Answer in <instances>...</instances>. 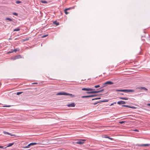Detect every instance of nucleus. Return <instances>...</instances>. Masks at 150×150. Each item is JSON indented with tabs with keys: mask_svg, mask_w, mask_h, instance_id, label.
<instances>
[{
	"mask_svg": "<svg viewBox=\"0 0 150 150\" xmlns=\"http://www.w3.org/2000/svg\"><path fill=\"white\" fill-rule=\"evenodd\" d=\"M114 103H116V102L110 105H113Z\"/></svg>",
	"mask_w": 150,
	"mask_h": 150,
	"instance_id": "nucleus-45",
	"label": "nucleus"
},
{
	"mask_svg": "<svg viewBox=\"0 0 150 150\" xmlns=\"http://www.w3.org/2000/svg\"><path fill=\"white\" fill-rule=\"evenodd\" d=\"M148 105L150 106V103H149L147 104Z\"/></svg>",
	"mask_w": 150,
	"mask_h": 150,
	"instance_id": "nucleus-47",
	"label": "nucleus"
},
{
	"mask_svg": "<svg viewBox=\"0 0 150 150\" xmlns=\"http://www.w3.org/2000/svg\"><path fill=\"white\" fill-rule=\"evenodd\" d=\"M100 99V98H96L92 99V100H98V99Z\"/></svg>",
	"mask_w": 150,
	"mask_h": 150,
	"instance_id": "nucleus-29",
	"label": "nucleus"
},
{
	"mask_svg": "<svg viewBox=\"0 0 150 150\" xmlns=\"http://www.w3.org/2000/svg\"><path fill=\"white\" fill-rule=\"evenodd\" d=\"M104 89H101V90H100L99 91H95V93L102 92L103 91H104Z\"/></svg>",
	"mask_w": 150,
	"mask_h": 150,
	"instance_id": "nucleus-17",
	"label": "nucleus"
},
{
	"mask_svg": "<svg viewBox=\"0 0 150 150\" xmlns=\"http://www.w3.org/2000/svg\"><path fill=\"white\" fill-rule=\"evenodd\" d=\"M108 100H108L105 99L103 100H101V101H99V102L101 103V102H107L108 101Z\"/></svg>",
	"mask_w": 150,
	"mask_h": 150,
	"instance_id": "nucleus-20",
	"label": "nucleus"
},
{
	"mask_svg": "<svg viewBox=\"0 0 150 150\" xmlns=\"http://www.w3.org/2000/svg\"><path fill=\"white\" fill-rule=\"evenodd\" d=\"M0 148L3 149V148H4L3 146H0Z\"/></svg>",
	"mask_w": 150,
	"mask_h": 150,
	"instance_id": "nucleus-42",
	"label": "nucleus"
},
{
	"mask_svg": "<svg viewBox=\"0 0 150 150\" xmlns=\"http://www.w3.org/2000/svg\"><path fill=\"white\" fill-rule=\"evenodd\" d=\"M40 2H41L43 3L47 4V2L45 1L41 0Z\"/></svg>",
	"mask_w": 150,
	"mask_h": 150,
	"instance_id": "nucleus-23",
	"label": "nucleus"
},
{
	"mask_svg": "<svg viewBox=\"0 0 150 150\" xmlns=\"http://www.w3.org/2000/svg\"><path fill=\"white\" fill-rule=\"evenodd\" d=\"M100 85H98L96 86H95L94 87L96 88H98L100 87Z\"/></svg>",
	"mask_w": 150,
	"mask_h": 150,
	"instance_id": "nucleus-22",
	"label": "nucleus"
},
{
	"mask_svg": "<svg viewBox=\"0 0 150 150\" xmlns=\"http://www.w3.org/2000/svg\"><path fill=\"white\" fill-rule=\"evenodd\" d=\"M120 94L121 95H123L124 94V93H120Z\"/></svg>",
	"mask_w": 150,
	"mask_h": 150,
	"instance_id": "nucleus-49",
	"label": "nucleus"
},
{
	"mask_svg": "<svg viewBox=\"0 0 150 150\" xmlns=\"http://www.w3.org/2000/svg\"><path fill=\"white\" fill-rule=\"evenodd\" d=\"M38 143H30V144H29V146H33L34 145H36Z\"/></svg>",
	"mask_w": 150,
	"mask_h": 150,
	"instance_id": "nucleus-19",
	"label": "nucleus"
},
{
	"mask_svg": "<svg viewBox=\"0 0 150 150\" xmlns=\"http://www.w3.org/2000/svg\"><path fill=\"white\" fill-rule=\"evenodd\" d=\"M82 90L83 91H92V90H95V89L91 88H82Z\"/></svg>",
	"mask_w": 150,
	"mask_h": 150,
	"instance_id": "nucleus-4",
	"label": "nucleus"
},
{
	"mask_svg": "<svg viewBox=\"0 0 150 150\" xmlns=\"http://www.w3.org/2000/svg\"><path fill=\"white\" fill-rule=\"evenodd\" d=\"M19 50V49H15L13 50V52H17V51H18Z\"/></svg>",
	"mask_w": 150,
	"mask_h": 150,
	"instance_id": "nucleus-26",
	"label": "nucleus"
},
{
	"mask_svg": "<svg viewBox=\"0 0 150 150\" xmlns=\"http://www.w3.org/2000/svg\"><path fill=\"white\" fill-rule=\"evenodd\" d=\"M85 141V140L81 139V140H79V141H78V142H74V143L76 144H83L84 143L83 141Z\"/></svg>",
	"mask_w": 150,
	"mask_h": 150,
	"instance_id": "nucleus-5",
	"label": "nucleus"
},
{
	"mask_svg": "<svg viewBox=\"0 0 150 150\" xmlns=\"http://www.w3.org/2000/svg\"><path fill=\"white\" fill-rule=\"evenodd\" d=\"M13 52V50H10L8 51V52L7 53L8 54H10L11 53H12Z\"/></svg>",
	"mask_w": 150,
	"mask_h": 150,
	"instance_id": "nucleus-31",
	"label": "nucleus"
},
{
	"mask_svg": "<svg viewBox=\"0 0 150 150\" xmlns=\"http://www.w3.org/2000/svg\"><path fill=\"white\" fill-rule=\"evenodd\" d=\"M128 98H125V100H128Z\"/></svg>",
	"mask_w": 150,
	"mask_h": 150,
	"instance_id": "nucleus-43",
	"label": "nucleus"
},
{
	"mask_svg": "<svg viewBox=\"0 0 150 150\" xmlns=\"http://www.w3.org/2000/svg\"><path fill=\"white\" fill-rule=\"evenodd\" d=\"M137 88L142 90H144L145 91H147L148 90L147 89L144 87L142 86H140Z\"/></svg>",
	"mask_w": 150,
	"mask_h": 150,
	"instance_id": "nucleus-9",
	"label": "nucleus"
},
{
	"mask_svg": "<svg viewBox=\"0 0 150 150\" xmlns=\"http://www.w3.org/2000/svg\"><path fill=\"white\" fill-rule=\"evenodd\" d=\"M150 145V144H137L136 145L138 146H149Z\"/></svg>",
	"mask_w": 150,
	"mask_h": 150,
	"instance_id": "nucleus-3",
	"label": "nucleus"
},
{
	"mask_svg": "<svg viewBox=\"0 0 150 150\" xmlns=\"http://www.w3.org/2000/svg\"><path fill=\"white\" fill-rule=\"evenodd\" d=\"M14 144V143H9L7 145V146L6 147H5V148H6L7 147L11 146H12V145H13Z\"/></svg>",
	"mask_w": 150,
	"mask_h": 150,
	"instance_id": "nucleus-18",
	"label": "nucleus"
},
{
	"mask_svg": "<svg viewBox=\"0 0 150 150\" xmlns=\"http://www.w3.org/2000/svg\"><path fill=\"white\" fill-rule=\"evenodd\" d=\"M28 40H29V38H27V39H25V40H24L25 41Z\"/></svg>",
	"mask_w": 150,
	"mask_h": 150,
	"instance_id": "nucleus-44",
	"label": "nucleus"
},
{
	"mask_svg": "<svg viewBox=\"0 0 150 150\" xmlns=\"http://www.w3.org/2000/svg\"><path fill=\"white\" fill-rule=\"evenodd\" d=\"M120 98L122 100H125V97H121Z\"/></svg>",
	"mask_w": 150,
	"mask_h": 150,
	"instance_id": "nucleus-39",
	"label": "nucleus"
},
{
	"mask_svg": "<svg viewBox=\"0 0 150 150\" xmlns=\"http://www.w3.org/2000/svg\"><path fill=\"white\" fill-rule=\"evenodd\" d=\"M36 83H33V84H36Z\"/></svg>",
	"mask_w": 150,
	"mask_h": 150,
	"instance_id": "nucleus-50",
	"label": "nucleus"
},
{
	"mask_svg": "<svg viewBox=\"0 0 150 150\" xmlns=\"http://www.w3.org/2000/svg\"><path fill=\"white\" fill-rule=\"evenodd\" d=\"M125 121H120L119 122V123L120 124H122L124 123H125Z\"/></svg>",
	"mask_w": 150,
	"mask_h": 150,
	"instance_id": "nucleus-33",
	"label": "nucleus"
},
{
	"mask_svg": "<svg viewBox=\"0 0 150 150\" xmlns=\"http://www.w3.org/2000/svg\"><path fill=\"white\" fill-rule=\"evenodd\" d=\"M48 35H43L42 36V38H44L46 36H47Z\"/></svg>",
	"mask_w": 150,
	"mask_h": 150,
	"instance_id": "nucleus-35",
	"label": "nucleus"
},
{
	"mask_svg": "<svg viewBox=\"0 0 150 150\" xmlns=\"http://www.w3.org/2000/svg\"><path fill=\"white\" fill-rule=\"evenodd\" d=\"M21 2V1H16V3L17 4H19Z\"/></svg>",
	"mask_w": 150,
	"mask_h": 150,
	"instance_id": "nucleus-32",
	"label": "nucleus"
},
{
	"mask_svg": "<svg viewBox=\"0 0 150 150\" xmlns=\"http://www.w3.org/2000/svg\"><path fill=\"white\" fill-rule=\"evenodd\" d=\"M64 13H65L66 14H69V12H68L67 11V9H65L64 10Z\"/></svg>",
	"mask_w": 150,
	"mask_h": 150,
	"instance_id": "nucleus-25",
	"label": "nucleus"
},
{
	"mask_svg": "<svg viewBox=\"0 0 150 150\" xmlns=\"http://www.w3.org/2000/svg\"><path fill=\"white\" fill-rule=\"evenodd\" d=\"M67 106L69 107H74L75 106V104L74 103H71L67 104Z\"/></svg>",
	"mask_w": 150,
	"mask_h": 150,
	"instance_id": "nucleus-6",
	"label": "nucleus"
},
{
	"mask_svg": "<svg viewBox=\"0 0 150 150\" xmlns=\"http://www.w3.org/2000/svg\"><path fill=\"white\" fill-rule=\"evenodd\" d=\"M96 96V95H89V96H82L81 97L82 98H88L89 97H93Z\"/></svg>",
	"mask_w": 150,
	"mask_h": 150,
	"instance_id": "nucleus-7",
	"label": "nucleus"
},
{
	"mask_svg": "<svg viewBox=\"0 0 150 150\" xmlns=\"http://www.w3.org/2000/svg\"><path fill=\"white\" fill-rule=\"evenodd\" d=\"M113 83H114L113 82L110 81H108L104 83V85H105L106 86L107 85H112Z\"/></svg>",
	"mask_w": 150,
	"mask_h": 150,
	"instance_id": "nucleus-2",
	"label": "nucleus"
},
{
	"mask_svg": "<svg viewBox=\"0 0 150 150\" xmlns=\"http://www.w3.org/2000/svg\"><path fill=\"white\" fill-rule=\"evenodd\" d=\"M20 30V29L19 28H16L15 29H14L13 30V31H19Z\"/></svg>",
	"mask_w": 150,
	"mask_h": 150,
	"instance_id": "nucleus-24",
	"label": "nucleus"
},
{
	"mask_svg": "<svg viewBox=\"0 0 150 150\" xmlns=\"http://www.w3.org/2000/svg\"><path fill=\"white\" fill-rule=\"evenodd\" d=\"M70 9V8H67L66 9H67V11L68 10H69Z\"/></svg>",
	"mask_w": 150,
	"mask_h": 150,
	"instance_id": "nucleus-46",
	"label": "nucleus"
},
{
	"mask_svg": "<svg viewBox=\"0 0 150 150\" xmlns=\"http://www.w3.org/2000/svg\"><path fill=\"white\" fill-rule=\"evenodd\" d=\"M54 24L56 25H59V23L57 22L56 21H55L53 22Z\"/></svg>",
	"mask_w": 150,
	"mask_h": 150,
	"instance_id": "nucleus-16",
	"label": "nucleus"
},
{
	"mask_svg": "<svg viewBox=\"0 0 150 150\" xmlns=\"http://www.w3.org/2000/svg\"><path fill=\"white\" fill-rule=\"evenodd\" d=\"M4 134H8V135H10L11 136H15V135L14 134H11V133H9V132H3Z\"/></svg>",
	"mask_w": 150,
	"mask_h": 150,
	"instance_id": "nucleus-13",
	"label": "nucleus"
},
{
	"mask_svg": "<svg viewBox=\"0 0 150 150\" xmlns=\"http://www.w3.org/2000/svg\"><path fill=\"white\" fill-rule=\"evenodd\" d=\"M23 93V92H17L16 93V95H20V94L22 93Z\"/></svg>",
	"mask_w": 150,
	"mask_h": 150,
	"instance_id": "nucleus-27",
	"label": "nucleus"
},
{
	"mask_svg": "<svg viewBox=\"0 0 150 150\" xmlns=\"http://www.w3.org/2000/svg\"><path fill=\"white\" fill-rule=\"evenodd\" d=\"M115 91H121L122 92V90L116 89Z\"/></svg>",
	"mask_w": 150,
	"mask_h": 150,
	"instance_id": "nucleus-36",
	"label": "nucleus"
},
{
	"mask_svg": "<svg viewBox=\"0 0 150 150\" xmlns=\"http://www.w3.org/2000/svg\"><path fill=\"white\" fill-rule=\"evenodd\" d=\"M134 90L129 89H122V92H134Z\"/></svg>",
	"mask_w": 150,
	"mask_h": 150,
	"instance_id": "nucleus-1",
	"label": "nucleus"
},
{
	"mask_svg": "<svg viewBox=\"0 0 150 150\" xmlns=\"http://www.w3.org/2000/svg\"><path fill=\"white\" fill-rule=\"evenodd\" d=\"M30 146H29V144L27 146H26L25 147H23V148H29Z\"/></svg>",
	"mask_w": 150,
	"mask_h": 150,
	"instance_id": "nucleus-30",
	"label": "nucleus"
},
{
	"mask_svg": "<svg viewBox=\"0 0 150 150\" xmlns=\"http://www.w3.org/2000/svg\"><path fill=\"white\" fill-rule=\"evenodd\" d=\"M6 19L7 20H9V21H12V20L10 18H6Z\"/></svg>",
	"mask_w": 150,
	"mask_h": 150,
	"instance_id": "nucleus-28",
	"label": "nucleus"
},
{
	"mask_svg": "<svg viewBox=\"0 0 150 150\" xmlns=\"http://www.w3.org/2000/svg\"><path fill=\"white\" fill-rule=\"evenodd\" d=\"M106 86L105 85H104V83H103L102 84V86L101 87H100L99 89H97V90H98L99 89L102 88Z\"/></svg>",
	"mask_w": 150,
	"mask_h": 150,
	"instance_id": "nucleus-21",
	"label": "nucleus"
},
{
	"mask_svg": "<svg viewBox=\"0 0 150 150\" xmlns=\"http://www.w3.org/2000/svg\"><path fill=\"white\" fill-rule=\"evenodd\" d=\"M117 104L119 105H121V104H125L126 103L125 102L123 101H118L117 103Z\"/></svg>",
	"mask_w": 150,
	"mask_h": 150,
	"instance_id": "nucleus-11",
	"label": "nucleus"
},
{
	"mask_svg": "<svg viewBox=\"0 0 150 150\" xmlns=\"http://www.w3.org/2000/svg\"><path fill=\"white\" fill-rule=\"evenodd\" d=\"M66 92H60L57 94L58 95H65L66 96Z\"/></svg>",
	"mask_w": 150,
	"mask_h": 150,
	"instance_id": "nucleus-10",
	"label": "nucleus"
},
{
	"mask_svg": "<svg viewBox=\"0 0 150 150\" xmlns=\"http://www.w3.org/2000/svg\"><path fill=\"white\" fill-rule=\"evenodd\" d=\"M122 106L131 108H133V109H136V107H134L133 106H129L128 105H122Z\"/></svg>",
	"mask_w": 150,
	"mask_h": 150,
	"instance_id": "nucleus-8",
	"label": "nucleus"
},
{
	"mask_svg": "<svg viewBox=\"0 0 150 150\" xmlns=\"http://www.w3.org/2000/svg\"><path fill=\"white\" fill-rule=\"evenodd\" d=\"M13 15H15V16H18V13H13Z\"/></svg>",
	"mask_w": 150,
	"mask_h": 150,
	"instance_id": "nucleus-34",
	"label": "nucleus"
},
{
	"mask_svg": "<svg viewBox=\"0 0 150 150\" xmlns=\"http://www.w3.org/2000/svg\"><path fill=\"white\" fill-rule=\"evenodd\" d=\"M108 138L109 139H111V140H112L113 139L112 138H110V137H108Z\"/></svg>",
	"mask_w": 150,
	"mask_h": 150,
	"instance_id": "nucleus-41",
	"label": "nucleus"
},
{
	"mask_svg": "<svg viewBox=\"0 0 150 150\" xmlns=\"http://www.w3.org/2000/svg\"><path fill=\"white\" fill-rule=\"evenodd\" d=\"M11 106V105H6V106H4V107H9Z\"/></svg>",
	"mask_w": 150,
	"mask_h": 150,
	"instance_id": "nucleus-38",
	"label": "nucleus"
},
{
	"mask_svg": "<svg viewBox=\"0 0 150 150\" xmlns=\"http://www.w3.org/2000/svg\"><path fill=\"white\" fill-rule=\"evenodd\" d=\"M66 96H70L71 97H75V96L74 95H72V94L68 93H66Z\"/></svg>",
	"mask_w": 150,
	"mask_h": 150,
	"instance_id": "nucleus-14",
	"label": "nucleus"
},
{
	"mask_svg": "<svg viewBox=\"0 0 150 150\" xmlns=\"http://www.w3.org/2000/svg\"><path fill=\"white\" fill-rule=\"evenodd\" d=\"M134 131H135V132H138L139 131V130L138 129H134Z\"/></svg>",
	"mask_w": 150,
	"mask_h": 150,
	"instance_id": "nucleus-40",
	"label": "nucleus"
},
{
	"mask_svg": "<svg viewBox=\"0 0 150 150\" xmlns=\"http://www.w3.org/2000/svg\"><path fill=\"white\" fill-rule=\"evenodd\" d=\"M21 57V55H18V56H15L14 59L13 60H15L18 59L20 58Z\"/></svg>",
	"mask_w": 150,
	"mask_h": 150,
	"instance_id": "nucleus-15",
	"label": "nucleus"
},
{
	"mask_svg": "<svg viewBox=\"0 0 150 150\" xmlns=\"http://www.w3.org/2000/svg\"><path fill=\"white\" fill-rule=\"evenodd\" d=\"M86 93L88 94H92V93H95V90H92V91H87L86 92Z\"/></svg>",
	"mask_w": 150,
	"mask_h": 150,
	"instance_id": "nucleus-12",
	"label": "nucleus"
},
{
	"mask_svg": "<svg viewBox=\"0 0 150 150\" xmlns=\"http://www.w3.org/2000/svg\"><path fill=\"white\" fill-rule=\"evenodd\" d=\"M108 136H106V137H105V138H108Z\"/></svg>",
	"mask_w": 150,
	"mask_h": 150,
	"instance_id": "nucleus-48",
	"label": "nucleus"
},
{
	"mask_svg": "<svg viewBox=\"0 0 150 150\" xmlns=\"http://www.w3.org/2000/svg\"><path fill=\"white\" fill-rule=\"evenodd\" d=\"M100 102H99V101L98 102H96V103H93V105H96L97 104V103H100Z\"/></svg>",
	"mask_w": 150,
	"mask_h": 150,
	"instance_id": "nucleus-37",
	"label": "nucleus"
}]
</instances>
